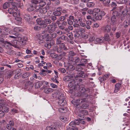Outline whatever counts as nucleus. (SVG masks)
<instances>
[{
    "label": "nucleus",
    "mask_w": 130,
    "mask_h": 130,
    "mask_svg": "<svg viewBox=\"0 0 130 130\" xmlns=\"http://www.w3.org/2000/svg\"><path fill=\"white\" fill-rule=\"evenodd\" d=\"M62 90H58V91L53 94V97L56 99L59 100L58 103L61 106H64L66 104L67 102L64 100L65 97L64 95L62 93Z\"/></svg>",
    "instance_id": "nucleus-1"
},
{
    "label": "nucleus",
    "mask_w": 130,
    "mask_h": 130,
    "mask_svg": "<svg viewBox=\"0 0 130 130\" xmlns=\"http://www.w3.org/2000/svg\"><path fill=\"white\" fill-rule=\"evenodd\" d=\"M33 1V6L36 8V10L37 12H39L42 13H45L47 12V10L46 8H43V7L46 4L45 2H41L37 3L36 1L34 0Z\"/></svg>",
    "instance_id": "nucleus-2"
},
{
    "label": "nucleus",
    "mask_w": 130,
    "mask_h": 130,
    "mask_svg": "<svg viewBox=\"0 0 130 130\" xmlns=\"http://www.w3.org/2000/svg\"><path fill=\"white\" fill-rule=\"evenodd\" d=\"M56 23H52L51 24L48 25L47 27V31L49 33H52L55 31V29L56 28Z\"/></svg>",
    "instance_id": "nucleus-3"
},
{
    "label": "nucleus",
    "mask_w": 130,
    "mask_h": 130,
    "mask_svg": "<svg viewBox=\"0 0 130 130\" xmlns=\"http://www.w3.org/2000/svg\"><path fill=\"white\" fill-rule=\"evenodd\" d=\"M77 112L80 117L84 115H86L88 114V111L86 110L78 109L77 111Z\"/></svg>",
    "instance_id": "nucleus-4"
},
{
    "label": "nucleus",
    "mask_w": 130,
    "mask_h": 130,
    "mask_svg": "<svg viewBox=\"0 0 130 130\" xmlns=\"http://www.w3.org/2000/svg\"><path fill=\"white\" fill-rule=\"evenodd\" d=\"M86 99L85 98L83 99L79 98L76 101V102L77 103L76 106V108H79L80 107V106L79 104H80L83 102H85L86 101Z\"/></svg>",
    "instance_id": "nucleus-5"
},
{
    "label": "nucleus",
    "mask_w": 130,
    "mask_h": 130,
    "mask_svg": "<svg viewBox=\"0 0 130 130\" xmlns=\"http://www.w3.org/2000/svg\"><path fill=\"white\" fill-rule=\"evenodd\" d=\"M62 9L61 8H58L56 10L53 12V14L55 16H59L61 15V11Z\"/></svg>",
    "instance_id": "nucleus-6"
},
{
    "label": "nucleus",
    "mask_w": 130,
    "mask_h": 130,
    "mask_svg": "<svg viewBox=\"0 0 130 130\" xmlns=\"http://www.w3.org/2000/svg\"><path fill=\"white\" fill-rule=\"evenodd\" d=\"M104 38L103 37H101L100 38H97L94 40V42L95 44L102 43L103 42Z\"/></svg>",
    "instance_id": "nucleus-7"
},
{
    "label": "nucleus",
    "mask_w": 130,
    "mask_h": 130,
    "mask_svg": "<svg viewBox=\"0 0 130 130\" xmlns=\"http://www.w3.org/2000/svg\"><path fill=\"white\" fill-rule=\"evenodd\" d=\"M87 76V74H85L83 72L81 71L76 75L77 77H80L84 78Z\"/></svg>",
    "instance_id": "nucleus-8"
},
{
    "label": "nucleus",
    "mask_w": 130,
    "mask_h": 130,
    "mask_svg": "<svg viewBox=\"0 0 130 130\" xmlns=\"http://www.w3.org/2000/svg\"><path fill=\"white\" fill-rule=\"evenodd\" d=\"M79 122L78 120H75L74 121H72L69 124V125L72 127H73L74 125H79Z\"/></svg>",
    "instance_id": "nucleus-9"
},
{
    "label": "nucleus",
    "mask_w": 130,
    "mask_h": 130,
    "mask_svg": "<svg viewBox=\"0 0 130 130\" xmlns=\"http://www.w3.org/2000/svg\"><path fill=\"white\" fill-rule=\"evenodd\" d=\"M117 21V19L116 17L115 16H112L111 18V22L110 23V24L112 25H113L116 24V22Z\"/></svg>",
    "instance_id": "nucleus-10"
},
{
    "label": "nucleus",
    "mask_w": 130,
    "mask_h": 130,
    "mask_svg": "<svg viewBox=\"0 0 130 130\" xmlns=\"http://www.w3.org/2000/svg\"><path fill=\"white\" fill-rule=\"evenodd\" d=\"M15 36H9V37L12 38H15L18 40V41H22V38L21 37L20 35H16V34L15 35Z\"/></svg>",
    "instance_id": "nucleus-11"
},
{
    "label": "nucleus",
    "mask_w": 130,
    "mask_h": 130,
    "mask_svg": "<svg viewBox=\"0 0 130 130\" xmlns=\"http://www.w3.org/2000/svg\"><path fill=\"white\" fill-rule=\"evenodd\" d=\"M31 19V17L28 14H25L24 15V19L27 22H29Z\"/></svg>",
    "instance_id": "nucleus-12"
},
{
    "label": "nucleus",
    "mask_w": 130,
    "mask_h": 130,
    "mask_svg": "<svg viewBox=\"0 0 130 130\" xmlns=\"http://www.w3.org/2000/svg\"><path fill=\"white\" fill-rule=\"evenodd\" d=\"M74 77V76L71 75L66 76L64 77L63 80L65 81H68L71 80L72 78Z\"/></svg>",
    "instance_id": "nucleus-13"
},
{
    "label": "nucleus",
    "mask_w": 130,
    "mask_h": 130,
    "mask_svg": "<svg viewBox=\"0 0 130 130\" xmlns=\"http://www.w3.org/2000/svg\"><path fill=\"white\" fill-rule=\"evenodd\" d=\"M121 84L119 83H117L115 84V88L114 90L115 92H117L119 91L121 87Z\"/></svg>",
    "instance_id": "nucleus-14"
},
{
    "label": "nucleus",
    "mask_w": 130,
    "mask_h": 130,
    "mask_svg": "<svg viewBox=\"0 0 130 130\" xmlns=\"http://www.w3.org/2000/svg\"><path fill=\"white\" fill-rule=\"evenodd\" d=\"M4 29L6 32H4L3 33L1 34V36L2 37H3L4 35H8V32L10 30L9 28L8 27H4Z\"/></svg>",
    "instance_id": "nucleus-15"
},
{
    "label": "nucleus",
    "mask_w": 130,
    "mask_h": 130,
    "mask_svg": "<svg viewBox=\"0 0 130 130\" xmlns=\"http://www.w3.org/2000/svg\"><path fill=\"white\" fill-rule=\"evenodd\" d=\"M75 30L76 32H80L81 34H82L85 31V30L84 28H80V27L79 28L75 29Z\"/></svg>",
    "instance_id": "nucleus-16"
},
{
    "label": "nucleus",
    "mask_w": 130,
    "mask_h": 130,
    "mask_svg": "<svg viewBox=\"0 0 130 130\" xmlns=\"http://www.w3.org/2000/svg\"><path fill=\"white\" fill-rule=\"evenodd\" d=\"M43 83L42 81H39L36 82L35 84V86L36 88H40L43 84Z\"/></svg>",
    "instance_id": "nucleus-17"
},
{
    "label": "nucleus",
    "mask_w": 130,
    "mask_h": 130,
    "mask_svg": "<svg viewBox=\"0 0 130 130\" xmlns=\"http://www.w3.org/2000/svg\"><path fill=\"white\" fill-rule=\"evenodd\" d=\"M102 18V16L101 14H99L96 17V18H92V20L93 21H96V20H100Z\"/></svg>",
    "instance_id": "nucleus-18"
},
{
    "label": "nucleus",
    "mask_w": 130,
    "mask_h": 130,
    "mask_svg": "<svg viewBox=\"0 0 130 130\" xmlns=\"http://www.w3.org/2000/svg\"><path fill=\"white\" fill-rule=\"evenodd\" d=\"M129 25H130V22L129 20H125L124 21L123 24L124 27L126 28Z\"/></svg>",
    "instance_id": "nucleus-19"
},
{
    "label": "nucleus",
    "mask_w": 130,
    "mask_h": 130,
    "mask_svg": "<svg viewBox=\"0 0 130 130\" xmlns=\"http://www.w3.org/2000/svg\"><path fill=\"white\" fill-rule=\"evenodd\" d=\"M110 26L109 25H107L105 27L104 31L105 32H109L111 30Z\"/></svg>",
    "instance_id": "nucleus-20"
},
{
    "label": "nucleus",
    "mask_w": 130,
    "mask_h": 130,
    "mask_svg": "<svg viewBox=\"0 0 130 130\" xmlns=\"http://www.w3.org/2000/svg\"><path fill=\"white\" fill-rule=\"evenodd\" d=\"M31 4L30 6V7L28 8L27 9V10L28 11H31L34 10V9H36L35 7L33 6V3H32V2H31Z\"/></svg>",
    "instance_id": "nucleus-21"
},
{
    "label": "nucleus",
    "mask_w": 130,
    "mask_h": 130,
    "mask_svg": "<svg viewBox=\"0 0 130 130\" xmlns=\"http://www.w3.org/2000/svg\"><path fill=\"white\" fill-rule=\"evenodd\" d=\"M37 22V23L40 26L42 24H43L45 22L43 20H41L40 19H37L36 20Z\"/></svg>",
    "instance_id": "nucleus-22"
},
{
    "label": "nucleus",
    "mask_w": 130,
    "mask_h": 130,
    "mask_svg": "<svg viewBox=\"0 0 130 130\" xmlns=\"http://www.w3.org/2000/svg\"><path fill=\"white\" fill-rule=\"evenodd\" d=\"M18 40L16 39L13 40L12 42V46H14L15 47H17L18 46Z\"/></svg>",
    "instance_id": "nucleus-23"
},
{
    "label": "nucleus",
    "mask_w": 130,
    "mask_h": 130,
    "mask_svg": "<svg viewBox=\"0 0 130 130\" xmlns=\"http://www.w3.org/2000/svg\"><path fill=\"white\" fill-rule=\"evenodd\" d=\"M110 0H103V4L105 6H108L109 5Z\"/></svg>",
    "instance_id": "nucleus-24"
},
{
    "label": "nucleus",
    "mask_w": 130,
    "mask_h": 130,
    "mask_svg": "<svg viewBox=\"0 0 130 130\" xmlns=\"http://www.w3.org/2000/svg\"><path fill=\"white\" fill-rule=\"evenodd\" d=\"M52 91V89L49 88H46L44 90V92L46 93H50Z\"/></svg>",
    "instance_id": "nucleus-25"
},
{
    "label": "nucleus",
    "mask_w": 130,
    "mask_h": 130,
    "mask_svg": "<svg viewBox=\"0 0 130 130\" xmlns=\"http://www.w3.org/2000/svg\"><path fill=\"white\" fill-rule=\"evenodd\" d=\"M7 106V104L4 100L2 99L0 100V108H3L2 106Z\"/></svg>",
    "instance_id": "nucleus-26"
},
{
    "label": "nucleus",
    "mask_w": 130,
    "mask_h": 130,
    "mask_svg": "<svg viewBox=\"0 0 130 130\" xmlns=\"http://www.w3.org/2000/svg\"><path fill=\"white\" fill-rule=\"evenodd\" d=\"M11 4L9 3L6 2L4 3L3 5V7L4 9H6L10 7Z\"/></svg>",
    "instance_id": "nucleus-27"
},
{
    "label": "nucleus",
    "mask_w": 130,
    "mask_h": 130,
    "mask_svg": "<svg viewBox=\"0 0 130 130\" xmlns=\"http://www.w3.org/2000/svg\"><path fill=\"white\" fill-rule=\"evenodd\" d=\"M80 65L82 66H84L85 64H86L87 62V60L86 59H81Z\"/></svg>",
    "instance_id": "nucleus-28"
},
{
    "label": "nucleus",
    "mask_w": 130,
    "mask_h": 130,
    "mask_svg": "<svg viewBox=\"0 0 130 130\" xmlns=\"http://www.w3.org/2000/svg\"><path fill=\"white\" fill-rule=\"evenodd\" d=\"M81 66H82L80 65V63L77 64V65L76 67L75 70L79 71H81L82 69V68L81 67Z\"/></svg>",
    "instance_id": "nucleus-29"
},
{
    "label": "nucleus",
    "mask_w": 130,
    "mask_h": 130,
    "mask_svg": "<svg viewBox=\"0 0 130 130\" xmlns=\"http://www.w3.org/2000/svg\"><path fill=\"white\" fill-rule=\"evenodd\" d=\"M60 37L61 39L65 40L66 41L68 42L69 41V39L65 35H62Z\"/></svg>",
    "instance_id": "nucleus-30"
},
{
    "label": "nucleus",
    "mask_w": 130,
    "mask_h": 130,
    "mask_svg": "<svg viewBox=\"0 0 130 130\" xmlns=\"http://www.w3.org/2000/svg\"><path fill=\"white\" fill-rule=\"evenodd\" d=\"M22 30V29L20 27H16L14 28L13 31L14 32H19Z\"/></svg>",
    "instance_id": "nucleus-31"
},
{
    "label": "nucleus",
    "mask_w": 130,
    "mask_h": 130,
    "mask_svg": "<svg viewBox=\"0 0 130 130\" xmlns=\"http://www.w3.org/2000/svg\"><path fill=\"white\" fill-rule=\"evenodd\" d=\"M35 26L34 27V29L35 30L38 31L40 30L41 29L40 26L37 23L36 25H35Z\"/></svg>",
    "instance_id": "nucleus-32"
},
{
    "label": "nucleus",
    "mask_w": 130,
    "mask_h": 130,
    "mask_svg": "<svg viewBox=\"0 0 130 130\" xmlns=\"http://www.w3.org/2000/svg\"><path fill=\"white\" fill-rule=\"evenodd\" d=\"M87 6L88 7H90L93 6L94 5V3L93 2H88L87 3Z\"/></svg>",
    "instance_id": "nucleus-33"
},
{
    "label": "nucleus",
    "mask_w": 130,
    "mask_h": 130,
    "mask_svg": "<svg viewBox=\"0 0 130 130\" xmlns=\"http://www.w3.org/2000/svg\"><path fill=\"white\" fill-rule=\"evenodd\" d=\"M104 39L106 41H108L110 40V39L109 37V35L108 34H105L104 35Z\"/></svg>",
    "instance_id": "nucleus-34"
},
{
    "label": "nucleus",
    "mask_w": 130,
    "mask_h": 130,
    "mask_svg": "<svg viewBox=\"0 0 130 130\" xmlns=\"http://www.w3.org/2000/svg\"><path fill=\"white\" fill-rule=\"evenodd\" d=\"M59 118L61 121L63 122H65L68 120L66 117L64 116H61Z\"/></svg>",
    "instance_id": "nucleus-35"
},
{
    "label": "nucleus",
    "mask_w": 130,
    "mask_h": 130,
    "mask_svg": "<svg viewBox=\"0 0 130 130\" xmlns=\"http://www.w3.org/2000/svg\"><path fill=\"white\" fill-rule=\"evenodd\" d=\"M6 46V48H9L8 46H12V44L11 42L6 41L4 43Z\"/></svg>",
    "instance_id": "nucleus-36"
},
{
    "label": "nucleus",
    "mask_w": 130,
    "mask_h": 130,
    "mask_svg": "<svg viewBox=\"0 0 130 130\" xmlns=\"http://www.w3.org/2000/svg\"><path fill=\"white\" fill-rule=\"evenodd\" d=\"M89 106L88 104L85 103L83 104L81 106V107L83 109H86Z\"/></svg>",
    "instance_id": "nucleus-37"
},
{
    "label": "nucleus",
    "mask_w": 130,
    "mask_h": 130,
    "mask_svg": "<svg viewBox=\"0 0 130 130\" xmlns=\"http://www.w3.org/2000/svg\"><path fill=\"white\" fill-rule=\"evenodd\" d=\"M12 7L15 10H17V8L16 7L17 5V3L16 2H14V3H12Z\"/></svg>",
    "instance_id": "nucleus-38"
},
{
    "label": "nucleus",
    "mask_w": 130,
    "mask_h": 130,
    "mask_svg": "<svg viewBox=\"0 0 130 130\" xmlns=\"http://www.w3.org/2000/svg\"><path fill=\"white\" fill-rule=\"evenodd\" d=\"M25 87L26 88H27L30 85V81L28 80H26L25 81Z\"/></svg>",
    "instance_id": "nucleus-39"
},
{
    "label": "nucleus",
    "mask_w": 130,
    "mask_h": 130,
    "mask_svg": "<svg viewBox=\"0 0 130 130\" xmlns=\"http://www.w3.org/2000/svg\"><path fill=\"white\" fill-rule=\"evenodd\" d=\"M74 69V67L73 66L71 65H69L67 69H68L69 71H71L73 70Z\"/></svg>",
    "instance_id": "nucleus-40"
},
{
    "label": "nucleus",
    "mask_w": 130,
    "mask_h": 130,
    "mask_svg": "<svg viewBox=\"0 0 130 130\" xmlns=\"http://www.w3.org/2000/svg\"><path fill=\"white\" fill-rule=\"evenodd\" d=\"M93 13H97L98 14H100V10L98 8H95L93 9Z\"/></svg>",
    "instance_id": "nucleus-41"
},
{
    "label": "nucleus",
    "mask_w": 130,
    "mask_h": 130,
    "mask_svg": "<svg viewBox=\"0 0 130 130\" xmlns=\"http://www.w3.org/2000/svg\"><path fill=\"white\" fill-rule=\"evenodd\" d=\"M39 40H40L39 41V43L41 44V43H43L44 42V41L42 40L43 39V38L42 36H41L38 38Z\"/></svg>",
    "instance_id": "nucleus-42"
},
{
    "label": "nucleus",
    "mask_w": 130,
    "mask_h": 130,
    "mask_svg": "<svg viewBox=\"0 0 130 130\" xmlns=\"http://www.w3.org/2000/svg\"><path fill=\"white\" fill-rule=\"evenodd\" d=\"M74 82L75 81L74 80H73L72 82H70L68 84V85L70 87H72L73 86H74L75 85L74 84Z\"/></svg>",
    "instance_id": "nucleus-43"
},
{
    "label": "nucleus",
    "mask_w": 130,
    "mask_h": 130,
    "mask_svg": "<svg viewBox=\"0 0 130 130\" xmlns=\"http://www.w3.org/2000/svg\"><path fill=\"white\" fill-rule=\"evenodd\" d=\"M67 35L70 40H72L73 39V35L72 33H69Z\"/></svg>",
    "instance_id": "nucleus-44"
},
{
    "label": "nucleus",
    "mask_w": 130,
    "mask_h": 130,
    "mask_svg": "<svg viewBox=\"0 0 130 130\" xmlns=\"http://www.w3.org/2000/svg\"><path fill=\"white\" fill-rule=\"evenodd\" d=\"M46 18L45 17L44 18L45 23L47 24L50 23L51 22V20L48 19H46Z\"/></svg>",
    "instance_id": "nucleus-45"
},
{
    "label": "nucleus",
    "mask_w": 130,
    "mask_h": 130,
    "mask_svg": "<svg viewBox=\"0 0 130 130\" xmlns=\"http://www.w3.org/2000/svg\"><path fill=\"white\" fill-rule=\"evenodd\" d=\"M60 37H58L57 38L56 43L57 44H59L61 43V41L60 40Z\"/></svg>",
    "instance_id": "nucleus-46"
},
{
    "label": "nucleus",
    "mask_w": 130,
    "mask_h": 130,
    "mask_svg": "<svg viewBox=\"0 0 130 130\" xmlns=\"http://www.w3.org/2000/svg\"><path fill=\"white\" fill-rule=\"evenodd\" d=\"M82 37L85 39H87L88 37V34L85 33H83L82 34Z\"/></svg>",
    "instance_id": "nucleus-47"
},
{
    "label": "nucleus",
    "mask_w": 130,
    "mask_h": 130,
    "mask_svg": "<svg viewBox=\"0 0 130 130\" xmlns=\"http://www.w3.org/2000/svg\"><path fill=\"white\" fill-rule=\"evenodd\" d=\"M75 53L73 51H71L69 53V56H73L75 55Z\"/></svg>",
    "instance_id": "nucleus-48"
},
{
    "label": "nucleus",
    "mask_w": 130,
    "mask_h": 130,
    "mask_svg": "<svg viewBox=\"0 0 130 130\" xmlns=\"http://www.w3.org/2000/svg\"><path fill=\"white\" fill-rule=\"evenodd\" d=\"M14 53V52L13 50H9L7 52V54L10 55H11L13 54Z\"/></svg>",
    "instance_id": "nucleus-49"
},
{
    "label": "nucleus",
    "mask_w": 130,
    "mask_h": 130,
    "mask_svg": "<svg viewBox=\"0 0 130 130\" xmlns=\"http://www.w3.org/2000/svg\"><path fill=\"white\" fill-rule=\"evenodd\" d=\"M58 70L61 72L63 73H65L66 72V70L65 69L63 68H59Z\"/></svg>",
    "instance_id": "nucleus-50"
},
{
    "label": "nucleus",
    "mask_w": 130,
    "mask_h": 130,
    "mask_svg": "<svg viewBox=\"0 0 130 130\" xmlns=\"http://www.w3.org/2000/svg\"><path fill=\"white\" fill-rule=\"evenodd\" d=\"M99 79L101 83H102L104 80H106V78L104 77H100L99 78Z\"/></svg>",
    "instance_id": "nucleus-51"
},
{
    "label": "nucleus",
    "mask_w": 130,
    "mask_h": 130,
    "mask_svg": "<svg viewBox=\"0 0 130 130\" xmlns=\"http://www.w3.org/2000/svg\"><path fill=\"white\" fill-rule=\"evenodd\" d=\"M57 36V34L56 33H53L51 34L50 37L52 38H55Z\"/></svg>",
    "instance_id": "nucleus-52"
},
{
    "label": "nucleus",
    "mask_w": 130,
    "mask_h": 130,
    "mask_svg": "<svg viewBox=\"0 0 130 130\" xmlns=\"http://www.w3.org/2000/svg\"><path fill=\"white\" fill-rule=\"evenodd\" d=\"M95 39L94 37L93 36L90 35L89 36V40L90 41H93Z\"/></svg>",
    "instance_id": "nucleus-53"
},
{
    "label": "nucleus",
    "mask_w": 130,
    "mask_h": 130,
    "mask_svg": "<svg viewBox=\"0 0 130 130\" xmlns=\"http://www.w3.org/2000/svg\"><path fill=\"white\" fill-rule=\"evenodd\" d=\"M118 14V12L117 11H113L112 13V16H115L117 17V15Z\"/></svg>",
    "instance_id": "nucleus-54"
},
{
    "label": "nucleus",
    "mask_w": 130,
    "mask_h": 130,
    "mask_svg": "<svg viewBox=\"0 0 130 130\" xmlns=\"http://www.w3.org/2000/svg\"><path fill=\"white\" fill-rule=\"evenodd\" d=\"M111 7H116L117 5L116 3L114 2H112L110 4Z\"/></svg>",
    "instance_id": "nucleus-55"
},
{
    "label": "nucleus",
    "mask_w": 130,
    "mask_h": 130,
    "mask_svg": "<svg viewBox=\"0 0 130 130\" xmlns=\"http://www.w3.org/2000/svg\"><path fill=\"white\" fill-rule=\"evenodd\" d=\"M12 126L9 124H7L6 125V128L9 130H11L12 128Z\"/></svg>",
    "instance_id": "nucleus-56"
},
{
    "label": "nucleus",
    "mask_w": 130,
    "mask_h": 130,
    "mask_svg": "<svg viewBox=\"0 0 130 130\" xmlns=\"http://www.w3.org/2000/svg\"><path fill=\"white\" fill-rule=\"evenodd\" d=\"M56 32V34H58L59 35H62L63 33L62 31L59 30H57Z\"/></svg>",
    "instance_id": "nucleus-57"
},
{
    "label": "nucleus",
    "mask_w": 130,
    "mask_h": 130,
    "mask_svg": "<svg viewBox=\"0 0 130 130\" xmlns=\"http://www.w3.org/2000/svg\"><path fill=\"white\" fill-rule=\"evenodd\" d=\"M11 111L12 112V114L13 115L14 114V113H18V110L14 109H11Z\"/></svg>",
    "instance_id": "nucleus-58"
},
{
    "label": "nucleus",
    "mask_w": 130,
    "mask_h": 130,
    "mask_svg": "<svg viewBox=\"0 0 130 130\" xmlns=\"http://www.w3.org/2000/svg\"><path fill=\"white\" fill-rule=\"evenodd\" d=\"M67 21L68 22V24L69 25H71L73 24V22L70 19H67Z\"/></svg>",
    "instance_id": "nucleus-59"
},
{
    "label": "nucleus",
    "mask_w": 130,
    "mask_h": 130,
    "mask_svg": "<svg viewBox=\"0 0 130 130\" xmlns=\"http://www.w3.org/2000/svg\"><path fill=\"white\" fill-rule=\"evenodd\" d=\"M3 110L5 112H7L9 111V109L7 107H5L3 108Z\"/></svg>",
    "instance_id": "nucleus-60"
},
{
    "label": "nucleus",
    "mask_w": 130,
    "mask_h": 130,
    "mask_svg": "<svg viewBox=\"0 0 130 130\" xmlns=\"http://www.w3.org/2000/svg\"><path fill=\"white\" fill-rule=\"evenodd\" d=\"M4 115V113L3 111L0 110V118H2L3 117Z\"/></svg>",
    "instance_id": "nucleus-61"
},
{
    "label": "nucleus",
    "mask_w": 130,
    "mask_h": 130,
    "mask_svg": "<svg viewBox=\"0 0 130 130\" xmlns=\"http://www.w3.org/2000/svg\"><path fill=\"white\" fill-rule=\"evenodd\" d=\"M50 86L52 87L53 88H55L57 87V85L53 83H51L50 84Z\"/></svg>",
    "instance_id": "nucleus-62"
},
{
    "label": "nucleus",
    "mask_w": 130,
    "mask_h": 130,
    "mask_svg": "<svg viewBox=\"0 0 130 130\" xmlns=\"http://www.w3.org/2000/svg\"><path fill=\"white\" fill-rule=\"evenodd\" d=\"M51 56L53 58H54L57 57V55L55 53H53L51 54Z\"/></svg>",
    "instance_id": "nucleus-63"
},
{
    "label": "nucleus",
    "mask_w": 130,
    "mask_h": 130,
    "mask_svg": "<svg viewBox=\"0 0 130 130\" xmlns=\"http://www.w3.org/2000/svg\"><path fill=\"white\" fill-rule=\"evenodd\" d=\"M62 49L60 47H59L57 48V51L59 53H60L62 51Z\"/></svg>",
    "instance_id": "nucleus-64"
}]
</instances>
